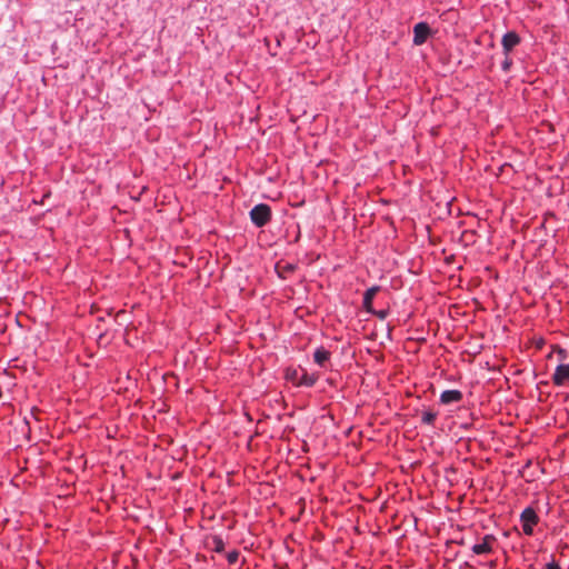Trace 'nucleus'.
I'll return each instance as SVG.
<instances>
[{"label":"nucleus","instance_id":"6e6552de","mask_svg":"<svg viewBox=\"0 0 569 569\" xmlns=\"http://www.w3.org/2000/svg\"><path fill=\"white\" fill-rule=\"evenodd\" d=\"M380 291V287L379 286H373L371 288H369L365 295H363V309L367 311V312H373V308H372V301H373V298L376 297V295Z\"/></svg>","mask_w":569,"mask_h":569},{"label":"nucleus","instance_id":"a211bd4d","mask_svg":"<svg viewBox=\"0 0 569 569\" xmlns=\"http://www.w3.org/2000/svg\"><path fill=\"white\" fill-rule=\"evenodd\" d=\"M373 315H377L380 319H385L387 317V311L385 310H380V311H375L372 312Z\"/></svg>","mask_w":569,"mask_h":569},{"label":"nucleus","instance_id":"39448f33","mask_svg":"<svg viewBox=\"0 0 569 569\" xmlns=\"http://www.w3.org/2000/svg\"><path fill=\"white\" fill-rule=\"evenodd\" d=\"M552 382L557 387L565 386L569 382V363H561L556 368L552 375Z\"/></svg>","mask_w":569,"mask_h":569},{"label":"nucleus","instance_id":"ddd939ff","mask_svg":"<svg viewBox=\"0 0 569 569\" xmlns=\"http://www.w3.org/2000/svg\"><path fill=\"white\" fill-rule=\"evenodd\" d=\"M213 546L216 552H222L224 549V542L220 537L213 538Z\"/></svg>","mask_w":569,"mask_h":569},{"label":"nucleus","instance_id":"f257e3e1","mask_svg":"<svg viewBox=\"0 0 569 569\" xmlns=\"http://www.w3.org/2000/svg\"><path fill=\"white\" fill-rule=\"evenodd\" d=\"M498 546V539L493 535H485L471 547V551L478 556H488L492 555Z\"/></svg>","mask_w":569,"mask_h":569},{"label":"nucleus","instance_id":"9d476101","mask_svg":"<svg viewBox=\"0 0 569 569\" xmlns=\"http://www.w3.org/2000/svg\"><path fill=\"white\" fill-rule=\"evenodd\" d=\"M330 359V352L323 347L318 348L313 353V360L320 367H325V365Z\"/></svg>","mask_w":569,"mask_h":569},{"label":"nucleus","instance_id":"20e7f679","mask_svg":"<svg viewBox=\"0 0 569 569\" xmlns=\"http://www.w3.org/2000/svg\"><path fill=\"white\" fill-rule=\"evenodd\" d=\"M431 30L428 23L426 22H419L413 28V43L416 46L423 44L428 37L430 36Z\"/></svg>","mask_w":569,"mask_h":569},{"label":"nucleus","instance_id":"7ed1b4c3","mask_svg":"<svg viewBox=\"0 0 569 569\" xmlns=\"http://www.w3.org/2000/svg\"><path fill=\"white\" fill-rule=\"evenodd\" d=\"M522 531L526 536L533 535V527L538 525L539 517L533 508H526L520 515Z\"/></svg>","mask_w":569,"mask_h":569},{"label":"nucleus","instance_id":"f3484780","mask_svg":"<svg viewBox=\"0 0 569 569\" xmlns=\"http://www.w3.org/2000/svg\"><path fill=\"white\" fill-rule=\"evenodd\" d=\"M545 569H561V567L556 561H551L546 565Z\"/></svg>","mask_w":569,"mask_h":569},{"label":"nucleus","instance_id":"1a4fd4ad","mask_svg":"<svg viewBox=\"0 0 569 569\" xmlns=\"http://www.w3.org/2000/svg\"><path fill=\"white\" fill-rule=\"evenodd\" d=\"M296 270V266L289 262H278L276 264V271L282 279H287Z\"/></svg>","mask_w":569,"mask_h":569},{"label":"nucleus","instance_id":"f8f14e48","mask_svg":"<svg viewBox=\"0 0 569 569\" xmlns=\"http://www.w3.org/2000/svg\"><path fill=\"white\" fill-rule=\"evenodd\" d=\"M436 419H437V412H433V411H426L422 413V417H421V421L425 425H433Z\"/></svg>","mask_w":569,"mask_h":569},{"label":"nucleus","instance_id":"0eeeda50","mask_svg":"<svg viewBox=\"0 0 569 569\" xmlns=\"http://www.w3.org/2000/svg\"><path fill=\"white\" fill-rule=\"evenodd\" d=\"M463 396L459 390H446L440 395V402L442 405H450L452 402H460Z\"/></svg>","mask_w":569,"mask_h":569},{"label":"nucleus","instance_id":"dca6fc26","mask_svg":"<svg viewBox=\"0 0 569 569\" xmlns=\"http://www.w3.org/2000/svg\"><path fill=\"white\" fill-rule=\"evenodd\" d=\"M511 64H512V60H511L508 56H506V59H505V61L502 62V69H503L505 71H509V69H510Z\"/></svg>","mask_w":569,"mask_h":569},{"label":"nucleus","instance_id":"f03ea898","mask_svg":"<svg viewBox=\"0 0 569 569\" xmlns=\"http://www.w3.org/2000/svg\"><path fill=\"white\" fill-rule=\"evenodd\" d=\"M250 218L257 227L261 228L271 220V209L264 203L257 204L251 209Z\"/></svg>","mask_w":569,"mask_h":569},{"label":"nucleus","instance_id":"423d86ee","mask_svg":"<svg viewBox=\"0 0 569 569\" xmlns=\"http://www.w3.org/2000/svg\"><path fill=\"white\" fill-rule=\"evenodd\" d=\"M520 41L521 39L517 32H507L501 40L505 54L509 56V53L513 50L515 47H517L520 43Z\"/></svg>","mask_w":569,"mask_h":569},{"label":"nucleus","instance_id":"4468645a","mask_svg":"<svg viewBox=\"0 0 569 569\" xmlns=\"http://www.w3.org/2000/svg\"><path fill=\"white\" fill-rule=\"evenodd\" d=\"M552 352H556L560 360H565L568 356L567 351L558 345L552 346Z\"/></svg>","mask_w":569,"mask_h":569},{"label":"nucleus","instance_id":"6ab92c4d","mask_svg":"<svg viewBox=\"0 0 569 569\" xmlns=\"http://www.w3.org/2000/svg\"><path fill=\"white\" fill-rule=\"evenodd\" d=\"M488 567L490 569H496L497 568V560H491L489 563H488Z\"/></svg>","mask_w":569,"mask_h":569},{"label":"nucleus","instance_id":"2eb2a0df","mask_svg":"<svg viewBox=\"0 0 569 569\" xmlns=\"http://www.w3.org/2000/svg\"><path fill=\"white\" fill-rule=\"evenodd\" d=\"M239 556H240V553L238 550H232V551L228 552L227 560L230 565H233L238 561Z\"/></svg>","mask_w":569,"mask_h":569},{"label":"nucleus","instance_id":"9b49d317","mask_svg":"<svg viewBox=\"0 0 569 569\" xmlns=\"http://www.w3.org/2000/svg\"><path fill=\"white\" fill-rule=\"evenodd\" d=\"M317 379H318L317 376L309 375L308 372L302 371L301 376L297 380V385L312 387L316 383Z\"/></svg>","mask_w":569,"mask_h":569}]
</instances>
